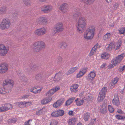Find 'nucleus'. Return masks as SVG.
I'll return each instance as SVG.
<instances>
[{
    "mask_svg": "<svg viewBox=\"0 0 125 125\" xmlns=\"http://www.w3.org/2000/svg\"><path fill=\"white\" fill-rule=\"evenodd\" d=\"M51 115L52 116L54 117H58L59 116L58 115L57 112V111H55L54 112H53L52 114Z\"/></svg>",
    "mask_w": 125,
    "mask_h": 125,
    "instance_id": "obj_49",
    "label": "nucleus"
},
{
    "mask_svg": "<svg viewBox=\"0 0 125 125\" xmlns=\"http://www.w3.org/2000/svg\"><path fill=\"white\" fill-rule=\"evenodd\" d=\"M8 69V65L7 64L3 63L0 65V73H4L7 71Z\"/></svg>",
    "mask_w": 125,
    "mask_h": 125,
    "instance_id": "obj_11",
    "label": "nucleus"
},
{
    "mask_svg": "<svg viewBox=\"0 0 125 125\" xmlns=\"http://www.w3.org/2000/svg\"><path fill=\"white\" fill-rule=\"evenodd\" d=\"M46 95L47 97L46 98L44 99L41 101V103L42 104H47L50 102L52 99L51 96H47L46 94Z\"/></svg>",
    "mask_w": 125,
    "mask_h": 125,
    "instance_id": "obj_15",
    "label": "nucleus"
},
{
    "mask_svg": "<svg viewBox=\"0 0 125 125\" xmlns=\"http://www.w3.org/2000/svg\"><path fill=\"white\" fill-rule=\"evenodd\" d=\"M119 5L118 3H116L114 6V7L115 9H116Z\"/></svg>",
    "mask_w": 125,
    "mask_h": 125,
    "instance_id": "obj_62",
    "label": "nucleus"
},
{
    "mask_svg": "<svg viewBox=\"0 0 125 125\" xmlns=\"http://www.w3.org/2000/svg\"><path fill=\"white\" fill-rule=\"evenodd\" d=\"M6 10V8L5 7H2L0 9V13L1 14L4 13H5Z\"/></svg>",
    "mask_w": 125,
    "mask_h": 125,
    "instance_id": "obj_36",
    "label": "nucleus"
},
{
    "mask_svg": "<svg viewBox=\"0 0 125 125\" xmlns=\"http://www.w3.org/2000/svg\"><path fill=\"white\" fill-rule=\"evenodd\" d=\"M76 121V119L75 118H72L69 120V123L70 125L74 124Z\"/></svg>",
    "mask_w": 125,
    "mask_h": 125,
    "instance_id": "obj_31",
    "label": "nucleus"
},
{
    "mask_svg": "<svg viewBox=\"0 0 125 125\" xmlns=\"http://www.w3.org/2000/svg\"><path fill=\"white\" fill-rule=\"evenodd\" d=\"M64 101L63 99H62L57 100L53 104V107L56 108L59 107L63 103Z\"/></svg>",
    "mask_w": 125,
    "mask_h": 125,
    "instance_id": "obj_17",
    "label": "nucleus"
},
{
    "mask_svg": "<svg viewBox=\"0 0 125 125\" xmlns=\"http://www.w3.org/2000/svg\"><path fill=\"white\" fill-rule=\"evenodd\" d=\"M113 103L114 105H118L119 104V98L117 95L114 96V99L113 100Z\"/></svg>",
    "mask_w": 125,
    "mask_h": 125,
    "instance_id": "obj_21",
    "label": "nucleus"
},
{
    "mask_svg": "<svg viewBox=\"0 0 125 125\" xmlns=\"http://www.w3.org/2000/svg\"><path fill=\"white\" fill-rule=\"evenodd\" d=\"M57 122L56 121L54 120H52L51 121L50 125H57Z\"/></svg>",
    "mask_w": 125,
    "mask_h": 125,
    "instance_id": "obj_50",
    "label": "nucleus"
},
{
    "mask_svg": "<svg viewBox=\"0 0 125 125\" xmlns=\"http://www.w3.org/2000/svg\"><path fill=\"white\" fill-rule=\"evenodd\" d=\"M93 96L91 95H90L87 97L86 100L88 103H89L93 100Z\"/></svg>",
    "mask_w": 125,
    "mask_h": 125,
    "instance_id": "obj_34",
    "label": "nucleus"
},
{
    "mask_svg": "<svg viewBox=\"0 0 125 125\" xmlns=\"http://www.w3.org/2000/svg\"><path fill=\"white\" fill-rule=\"evenodd\" d=\"M57 111L59 116H62L64 114V111L62 110H58Z\"/></svg>",
    "mask_w": 125,
    "mask_h": 125,
    "instance_id": "obj_41",
    "label": "nucleus"
},
{
    "mask_svg": "<svg viewBox=\"0 0 125 125\" xmlns=\"http://www.w3.org/2000/svg\"><path fill=\"white\" fill-rule=\"evenodd\" d=\"M45 47L44 42L41 41H38L34 43L33 45V50L35 52H38Z\"/></svg>",
    "mask_w": 125,
    "mask_h": 125,
    "instance_id": "obj_4",
    "label": "nucleus"
},
{
    "mask_svg": "<svg viewBox=\"0 0 125 125\" xmlns=\"http://www.w3.org/2000/svg\"><path fill=\"white\" fill-rule=\"evenodd\" d=\"M80 14V13L78 12H75L73 15V16H74L75 17H77V16H79V15Z\"/></svg>",
    "mask_w": 125,
    "mask_h": 125,
    "instance_id": "obj_56",
    "label": "nucleus"
},
{
    "mask_svg": "<svg viewBox=\"0 0 125 125\" xmlns=\"http://www.w3.org/2000/svg\"><path fill=\"white\" fill-rule=\"evenodd\" d=\"M90 116V113L86 112L84 114L83 119L85 121H87L88 120Z\"/></svg>",
    "mask_w": 125,
    "mask_h": 125,
    "instance_id": "obj_29",
    "label": "nucleus"
},
{
    "mask_svg": "<svg viewBox=\"0 0 125 125\" xmlns=\"http://www.w3.org/2000/svg\"><path fill=\"white\" fill-rule=\"evenodd\" d=\"M8 110L6 105H4V106L0 107V112H5Z\"/></svg>",
    "mask_w": 125,
    "mask_h": 125,
    "instance_id": "obj_38",
    "label": "nucleus"
},
{
    "mask_svg": "<svg viewBox=\"0 0 125 125\" xmlns=\"http://www.w3.org/2000/svg\"><path fill=\"white\" fill-rule=\"evenodd\" d=\"M36 65L34 64H32L31 66V69L33 70H34L36 69Z\"/></svg>",
    "mask_w": 125,
    "mask_h": 125,
    "instance_id": "obj_58",
    "label": "nucleus"
},
{
    "mask_svg": "<svg viewBox=\"0 0 125 125\" xmlns=\"http://www.w3.org/2000/svg\"><path fill=\"white\" fill-rule=\"evenodd\" d=\"M30 121H31L32 120H28L27 122L25 123V125H30L29 124V122Z\"/></svg>",
    "mask_w": 125,
    "mask_h": 125,
    "instance_id": "obj_60",
    "label": "nucleus"
},
{
    "mask_svg": "<svg viewBox=\"0 0 125 125\" xmlns=\"http://www.w3.org/2000/svg\"><path fill=\"white\" fill-rule=\"evenodd\" d=\"M17 121V119L16 118H11L9 119L8 120V122L9 123H15Z\"/></svg>",
    "mask_w": 125,
    "mask_h": 125,
    "instance_id": "obj_33",
    "label": "nucleus"
},
{
    "mask_svg": "<svg viewBox=\"0 0 125 125\" xmlns=\"http://www.w3.org/2000/svg\"><path fill=\"white\" fill-rule=\"evenodd\" d=\"M60 89L59 87L56 86L55 88L52 89L50 90L46 94L47 96H52L55 92Z\"/></svg>",
    "mask_w": 125,
    "mask_h": 125,
    "instance_id": "obj_14",
    "label": "nucleus"
},
{
    "mask_svg": "<svg viewBox=\"0 0 125 125\" xmlns=\"http://www.w3.org/2000/svg\"><path fill=\"white\" fill-rule=\"evenodd\" d=\"M75 99V98L74 97H73L70 98L67 101L65 104V105L66 106H68L70 105L73 102V101Z\"/></svg>",
    "mask_w": 125,
    "mask_h": 125,
    "instance_id": "obj_28",
    "label": "nucleus"
},
{
    "mask_svg": "<svg viewBox=\"0 0 125 125\" xmlns=\"http://www.w3.org/2000/svg\"><path fill=\"white\" fill-rule=\"evenodd\" d=\"M43 109H41L40 110L37 111L36 112V114L38 115H39L43 114L44 112V111H43Z\"/></svg>",
    "mask_w": 125,
    "mask_h": 125,
    "instance_id": "obj_40",
    "label": "nucleus"
},
{
    "mask_svg": "<svg viewBox=\"0 0 125 125\" xmlns=\"http://www.w3.org/2000/svg\"><path fill=\"white\" fill-rule=\"evenodd\" d=\"M96 119H93L91 120V121L90 123L89 124H90L91 125H94L96 123Z\"/></svg>",
    "mask_w": 125,
    "mask_h": 125,
    "instance_id": "obj_51",
    "label": "nucleus"
},
{
    "mask_svg": "<svg viewBox=\"0 0 125 125\" xmlns=\"http://www.w3.org/2000/svg\"><path fill=\"white\" fill-rule=\"evenodd\" d=\"M108 110L110 112L112 113L114 112V109L112 106L109 105H108Z\"/></svg>",
    "mask_w": 125,
    "mask_h": 125,
    "instance_id": "obj_44",
    "label": "nucleus"
},
{
    "mask_svg": "<svg viewBox=\"0 0 125 125\" xmlns=\"http://www.w3.org/2000/svg\"><path fill=\"white\" fill-rule=\"evenodd\" d=\"M105 97V95L99 93L97 98L98 102H102L104 98Z\"/></svg>",
    "mask_w": 125,
    "mask_h": 125,
    "instance_id": "obj_26",
    "label": "nucleus"
},
{
    "mask_svg": "<svg viewBox=\"0 0 125 125\" xmlns=\"http://www.w3.org/2000/svg\"><path fill=\"white\" fill-rule=\"evenodd\" d=\"M63 30V28L62 23L61 22H58L55 25L52 31V34L53 36H54L57 33L62 32Z\"/></svg>",
    "mask_w": 125,
    "mask_h": 125,
    "instance_id": "obj_6",
    "label": "nucleus"
},
{
    "mask_svg": "<svg viewBox=\"0 0 125 125\" xmlns=\"http://www.w3.org/2000/svg\"><path fill=\"white\" fill-rule=\"evenodd\" d=\"M11 24L10 20L8 18L3 19L0 24V28L2 30L8 29L10 27Z\"/></svg>",
    "mask_w": 125,
    "mask_h": 125,
    "instance_id": "obj_7",
    "label": "nucleus"
},
{
    "mask_svg": "<svg viewBox=\"0 0 125 125\" xmlns=\"http://www.w3.org/2000/svg\"><path fill=\"white\" fill-rule=\"evenodd\" d=\"M67 5L66 3H63L60 5L59 9L64 14L66 13L68 11Z\"/></svg>",
    "mask_w": 125,
    "mask_h": 125,
    "instance_id": "obj_12",
    "label": "nucleus"
},
{
    "mask_svg": "<svg viewBox=\"0 0 125 125\" xmlns=\"http://www.w3.org/2000/svg\"><path fill=\"white\" fill-rule=\"evenodd\" d=\"M114 44L113 43L110 44L109 46L106 48V50L107 51H111L112 49L114 48Z\"/></svg>",
    "mask_w": 125,
    "mask_h": 125,
    "instance_id": "obj_32",
    "label": "nucleus"
},
{
    "mask_svg": "<svg viewBox=\"0 0 125 125\" xmlns=\"http://www.w3.org/2000/svg\"><path fill=\"white\" fill-rule=\"evenodd\" d=\"M100 110L102 114H104L106 113L107 110L105 105H102Z\"/></svg>",
    "mask_w": 125,
    "mask_h": 125,
    "instance_id": "obj_25",
    "label": "nucleus"
},
{
    "mask_svg": "<svg viewBox=\"0 0 125 125\" xmlns=\"http://www.w3.org/2000/svg\"><path fill=\"white\" fill-rule=\"evenodd\" d=\"M84 103V100L83 99L79 100L77 102L76 104L78 106H80L83 104Z\"/></svg>",
    "mask_w": 125,
    "mask_h": 125,
    "instance_id": "obj_42",
    "label": "nucleus"
},
{
    "mask_svg": "<svg viewBox=\"0 0 125 125\" xmlns=\"http://www.w3.org/2000/svg\"><path fill=\"white\" fill-rule=\"evenodd\" d=\"M79 85L78 84H73L71 87L70 90L72 92L76 93L78 90V89Z\"/></svg>",
    "mask_w": 125,
    "mask_h": 125,
    "instance_id": "obj_20",
    "label": "nucleus"
},
{
    "mask_svg": "<svg viewBox=\"0 0 125 125\" xmlns=\"http://www.w3.org/2000/svg\"><path fill=\"white\" fill-rule=\"evenodd\" d=\"M58 61L59 62H61L62 61V59L61 57L59 56L58 57Z\"/></svg>",
    "mask_w": 125,
    "mask_h": 125,
    "instance_id": "obj_57",
    "label": "nucleus"
},
{
    "mask_svg": "<svg viewBox=\"0 0 125 125\" xmlns=\"http://www.w3.org/2000/svg\"><path fill=\"white\" fill-rule=\"evenodd\" d=\"M39 2H45L48 0H38Z\"/></svg>",
    "mask_w": 125,
    "mask_h": 125,
    "instance_id": "obj_63",
    "label": "nucleus"
},
{
    "mask_svg": "<svg viewBox=\"0 0 125 125\" xmlns=\"http://www.w3.org/2000/svg\"><path fill=\"white\" fill-rule=\"evenodd\" d=\"M24 2L26 5H30L31 3V0H24Z\"/></svg>",
    "mask_w": 125,
    "mask_h": 125,
    "instance_id": "obj_48",
    "label": "nucleus"
},
{
    "mask_svg": "<svg viewBox=\"0 0 125 125\" xmlns=\"http://www.w3.org/2000/svg\"><path fill=\"white\" fill-rule=\"evenodd\" d=\"M119 80V78H115L112 80L111 82L109 84V86L111 89H112Z\"/></svg>",
    "mask_w": 125,
    "mask_h": 125,
    "instance_id": "obj_16",
    "label": "nucleus"
},
{
    "mask_svg": "<svg viewBox=\"0 0 125 125\" xmlns=\"http://www.w3.org/2000/svg\"><path fill=\"white\" fill-rule=\"evenodd\" d=\"M86 26L85 19L83 17H79L77 22V28L80 33L83 32L84 29Z\"/></svg>",
    "mask_w": 125,
    "mask_h": 125,
    "instance_id": "obj_2",
    "label": "nucleus"
},
{
    "mask_svg": "<svg viewBox=\"0 0 125 125\" xmlns=\"http://www.w3.org/2000/svg\"><path fill=\"white\" fill-rule=\"evenodd\" d=\"M87 68H83L81 71L84 74L86 72Z\"/></svg>",
    "mask_w": 125,
    "mask_h": 125,
    "instance_id": "obj_55",
    "label": "nucleus"
},
{
    "mask_svg": "<svg viewBox=\"0 0 125 125\" xmlns=\"http://www.w3.org/2000/svg\"><path fill=\"white\" fill-rule=\"evenodd\" d=\"M116 118L118 119H122L123 117L120 115H116L115 116Z\"/></svg>",
    "mask_w": 125,
    "mask_h": 125,
    "instance_id": "obj_53",
    "label": "nucleus"
},
{
    "mask_svg": "<svg viewBox=\"0 0 125 125\" xmlns=\"http://www.w3.org/2000/svg\"><path fill=\"white\" fill-rule=\"evenodd\" d=\"M78 69L77 66L73 67L71 68L68 71V74H71L75 72L76 70Z\"/></svg>",
    "mask_w": 125,
    "mask_h": 125,
    "instance_id": "obj_24",
    "label": "nucleus"
},
{
    "mask_svg": "<svg viewBox=\"0 0 125 125\" xmlns=\"http://www.w3.org/2000/svg\"><path fill=\"white\" fill-rule=\"evenodd\" d=\"M120 34H123L125 35V27L122 28L120 29L119 30Z\"/></svg>",
    "mask_w": 125,
    "mask_h": 125,
    "instance_id": "obj_37",
    "label": "nucleus"
},
{
    "mask_svg": "<svg viewBox=\"0 0 125 125\" xmlns=\"http://www.w3.org/2000/svg\"><path fill=\"white\" fill-rule=\"evenodd\" d=\"M84 74L80 71L77 74L76 77L77 78H80L83 76Z\"/></svg>",
    "mask_w": 125,
    "mask_h": 125,
    "instance_id": "obj_46",
    "label": "nucleus"
},
{
    "mask_svg": "<svg viewBox=\"0 0 125 125\" xmlns=\"http://www.w3.org/2000/svg\"><path fill=\"white\" fill-rule=\"evenodd\" d=\"M14 84V82L9 79L5 80L3 82L2 89L0 88V94H5L9 93Z\"/></svg>",
    "mask_w": 125,
    "mask_h": 125,
    "instance_id": "obj_1",
    "label": "nucleus"
},
{
    "mask_svg": "<svg viewBox=\"0 0 125 125\" xmlns=\"http://www.w3.org/2000/svg\"><path fill=\"white\" fill-rule=\"evenodd\" d=\"M36 87L38 93H40L43 89L42 86H36Z\"/></svg>",
    "mask_w": 125,
    "mask_h": 125,
    "instance_id": "obj_43",
    "label": "nucleus"
},
{
    "mask_svg": "<svg viewBox=\"0 0 125 125\" xmlns=\"http://www.w3.org/2000/svg\"><path fill=\"white\" fill-rule=\"evenodd\" d=\"M109 54L107 53H103L101 55V58L106 60L109 58Z\"/></svg>",
    "mask_w": 125,
    "mask_h": 125,
    "instance_id": "obj_27",
    "label": "nucleus"
},
{
    "mask_svg": "<svg viewBox=\"0 0 125 125\" xmlns=\"http://www.w3.org/2000/svg\"><path fill=\"white\" fill-rule=\"evenodd\" d=\"M61 48L62 49H65L67 47V45L66 43L63 42L61 45Z\"/></svg>",
    "mask_w": 125,
    "mask_h": 125,
    "instance_id": "obj_39",
    "label": "nucleus"
},
{
    "mask_svg": "<svg viewBox=\"0 0 125 125\" xmlns=\"http://www.w3.org/2000/svg\"><path fill=\"white\" fill-rule=\"evenodd\" d=\"M121 40L120 39L119 40L118 42L115 45H114V47L115 49V50H117L119 48L121 45L122 44Z\"/></svg>",
    "mask_w": 125,
    "mask_h": 125,
    "instance_id": "obj_23",
    "label": "nucleus"
},
{
    "mask_svg": "<svg viewBox=\"0 0 125 125\" xmlns=\"http://www.w3.org/2000/svg\"><path fill=\"white\" fill-rule=\"evenodd\" d=\"M125 68V66H124L123 67H121L120 68V69L121 71H122Z\"/></svg>",
    "mask_w": 125,
    "mask_h": 125,
    "instance_id": "obj_64",
    "label": "nucleus"
},
{
    "mask_svg": "<svg viewBox=\"0 0 125 125\" xmlns=\"http://www.w3.org/2000/svg\"><path fill=\"white\" fill-rule=\"evenodd\" d=\"M32 103L31 102H17L16 104L20 107H25L27 105H31Z\"/></svg>",
    "mask_w": 125,
    "mask_h": 125,
    "instance_id": "obj_13",
    "label": "nucleus"
},
{
    "mask_svg": "<svg viewBox=\"0 0 125 125\" xmlns=\"http://www.w3.org/2000/svg\"><path fill=\"white\" fill-rule=\"evenodd\" d=\"M31 91L32 92H33L34 93V94H36L38 93L36 87H34L32 88L31 89Z\"/></svg>",
    "mask_w": 125,
    "mask_h": 125,
    "instance_id": "obj_47",
    "label": "nucleus"
},
{
    "mask_svg": "<svg viewBox=\"0 0 125 125\" xmlns=\"http://www.w3.org/2000/svg\"><path fill=\"white\" fill-rule=\"evenodd\" d=\"M5 105H6L8 110L10 109H12V105L10 104H5Z\"/></svg>",
    "mask_w": 125,
    "mask_h": 125,
    "instance_id": "obj_45",
    "label": "nucleus"
},
{
    "mask_svg": "<svg viewBox=\"0 0 125 125\" xmlns=\"http://www.w3.org/2000/svg\"><path fill=\"white\" fill-rule=\"evenodd\" d=\"M99 46L97 44L94 46V47L92 48V49L95 51L97 48H99Z\"/></svg>",
    "mask_w": 125,
    "mask_h": 125,
    "instance_id": "obj_54",
    "label": "nucleus"
},
{
    "mask_svg": "<svg viewBox=\"0 0 125 125\" xmlns=\"http://www.w3.org/2000/svg\"><path fill=\"white\" fill-rule=\"evenodd\" d=\"M95 52V50H93V49H92L89 53L90 56H92L94 54Z\"/></svg>",
    "mask_w": 125,
    "mask_h": 125,
    "instance_id": "obj_52",
    "label": "nucleus"
},
{
    "mask_svg": "<svg viewBox=\"0 0 125 125\" xmlns=\"http://www.w3.org/2000/svg\"><path fill=\"white\" fill-rule=\"evenodd\" d=\"M29 96L28 95H23L22 96V98H23L26 99Z\"/></svg>",
    "mask_w": 125,
    "mask_h": 125,
    "instance_id": "obj_61",
    "label": "nucleus"
},
{
    "mask_svg": "<svg viewBox=\"0 0 125 125\" xmlns=\"http://www.w3.org/2000/svg\"><path fill=\"white\" fill-rule=\"evenodd\" d=\"M62 78V75L60 73H56L53 78L54 81L56 83L59 82L61 80Z\"/></svg>",
    "mask_w": 125,
    "mask_h": 125,
    "instance_id": "obj_18",
    "label": "nucleus"
},
{
    "mask_svg": "<svg viewBox=\"0 0 125 125\" xmlns=\"http://www.w3.org/2000/svg\"><path fill=\"white\" fill-rule=\"evenodd\" d=\"M52 7L50 5H44L40 7L41 11L45 13L50 12L52 11Z\"/></svg>",
    "mask_w": 125,
    "mask_h": 125,
    "instance_id": "obj_8",
    "label": "nucleus"
},
{
    "mask_svg": "<svg viewBox=\"0 0 125 125\" xmlns=\"http://www.w3.org/2000/svg\"><path fill=\"white\" fill-rule=\"evenodd\" d=\"M37 22L39 24L46 23L47 22V19L44 17H39L37 20Z\"/></svg>",
    "mask_w": 125,
    "mask_h": 125,
    "instance_id": "obj_19",
    "label": "nucleus"
},
{
    "mask_svg": "<svg viewBox=\"0 0 125 125\" xmlns=\"http://www.w3.org/2000/svg\"><path fill=\"white\" fill-rule=\"evenodd\" d=\"M46 30L44 28L37 29L34 32V34L36 35L41 36L43 35L46 32Z\"/></svg>",
    "mask_w": 125,
    "mask_h": 125,
    "instance_id": "obj_9",
    "label": "nucleus"
},
{
    "mask_svg": "<svg viewBox=\"0 0 125 125\" xmlns=\"http://www.w3.org/2000/svg\"><path fill=\"white\" fill-rule=\"evenodd\" d=\"M8 49L3 44L0 45V55L1 56H4L7 53Z\"/></svg>",
    "mask_w": 125,
    "mask_h": 125,
    "instance_id": "obj_10",
    "label": "nucleus"
},
{
    "mask_svg": "<svg viewBox=\"0 0 125 125\" xmlns=\"http://www.w3.org/2000/svg\"><path fill=\"white\" fill-rule=\"evenodd\" d=\"M106 66V63H103L102 65L101 66V68L102 69L103 68H104Z\"/></svg>",
    "mask_w": 125,
    "mask_h": 125,
    "instance_id": "obj_59",
    "label": "nucleus"
},
{
    "mask_svg": "<svg viewBox=\"0 0 125 125\" xmlns=\"http://www.w3.org/2000/svg\"><path fill=\"white\" fill-rule=\"evenodd\" d=\"M96 75L95 72V71H93L91 72L88 74L87 78L88 79H91V78L92 79L94 78Z\"/></svg>",
    "mask_w": 125,
    "mask_h": 125,
    "instance_id": "obj_22",
    "label": "nucleus"
},
{
    "mask_svg": "<svg viewBox=\"0 0 125 125\" xmlns=\"http://www.w3.org/2000/svg\"><path fill=\"white\" fill-rule=\"evenodd\" d=\"M111 34L110 33H107L105 34L103 37L104 40H106L110 38L111 36Z\"/></svg>",
    "mask_w": 125,
    "mask_h": 125,
    "instance_id": "obj_35",
    "label": "nucleus"
},
{
    "mask_svg": "<svg viewBox=\"0 0 125 125\" xmlns=\"http://www.w3.org/2000/svg\"><path fill=\"white\" fill-rule=\"evenodd\" d=\"M107 89L106 87L103 88L99 93L100 94L104 95L105 96V95L107 92Z\"/></svg>",
    "mask_w": 125,
    "mask_h": 125,
    "instance_id": "obj_30",
    "label": "nucleus"
},
{
    "mask_svg": "<svg viewBox=\"0 0 125 125\" xmlns=\"http://www.w3.org/2000/svg\"><path fill=\"white\" fill-rule=\"evenodd\" d=\"M94 31L95 28L94 26L89 27L86 29L84 33V38L87 40L92 39L94 35Z\"/></svg>",
    "mask_w": 125,
    "mask_h": 125,
    "instance_id": "obj_3",
    "label": "nucleus"
},
{
    "mask_svg": "<svg viewBox=\"0 0 125 125\" xmlns=\"http://www.w3.org/2000/svg\"><path fill=\"white\" fill-rule=\"evenodd\" d=\"M125 56L124 53H122L119 55L117 57L116 59H114L112 61V64L109 65L108 68L109 69H111L114 66L118 64L123 59V58Z\"/></svg>",
    "mask_w": 125,
    "mask_h": 125,
    "instance_id": "obj_5",
    "label": "nucleus"
}]
</instances>
